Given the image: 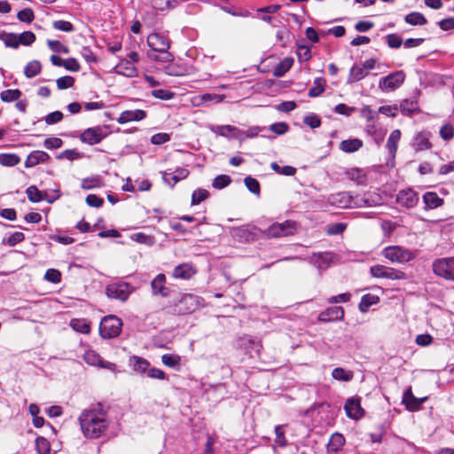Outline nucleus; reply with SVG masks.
Wrapping results in <instances>:
<instances>
[{
    "instance_id": "052dcab7",
    "label": "nucleus",
    "mask_w": 454,
    "mask_h": 454,
    "mask_svg": "<svg viewBox=\"0 0 454 454\" xmlns=\"http://www.w3.org/2000/svg\"><path fill=\"white\" fill-rule=\"evenodd\" d=\"M276 434V443L280 447H285L287 444L286 439L285 437V431L283 426L279 425L275 427Z\"/></svg>"
},
{
    "instance_id": "7ed1b4c3",
    "label": "nucleus",
    "mask_w": 454,
    "mask_h": 454,
    "mask_svg": "<svg viewBox=\"0 0 454 454\" xmlns=\"http://www.w3.org/2000/svg\"><path fill=\"white\" fill-rule=\"evenodd\" d=\"M135 291V288L127 282H114L106 286V294L111 299L120 301H126L129 295Z\"/></svg>"
},
{
    "instance_id": "f3484780",
    "label": "nucleus",
    "mask_w": 454,
    "mask_h": 454,
    "mask_svg": "<svg viewBox=\"0 0 454 454\" xmlns=\"http://www.w3.org/2000/svg\"><path fill=\"white\" fill-rule=\"evenodd\" d=\"M197 272V270L191 263H181L175 267L172 276L175 278L188 280L191 279Z\"/></svg>"
},
{
    "instance_id": "bb28decb",
    "label": "nucleus",
    "mask_w": 454,
    "mask_h": 454,
    "mask_svg": "<svg viewBox=\"0 0 454 454\" xmlns=\"http://www.w3.org/2000/svg\"><path fill=\"white\" fill-rule=\"evenodd\" d=\"M363 146V141L359 138L343 140L340 144V149L345 153H355Z\"/></svg>"
},
{
    "instance_id": "cd10ccee",
    "label": "nucleus",
    "mask_w": 454,
    "mask_h": 454,
    "mask_svg": "<svg viewBox=\"0 0 454 454\" xmlns=\"http://www.w3.org/2000/svg\"><path fill=\"white\" fill-rule=\"evenodd\" d=\"M401 139V131L399 129H395L391 132L387 142V147L388 150L389 154L392 157L395 156L396 151H397V145Z\"/></svg>"
},
{
    "instance_id": "1a4fd4ad",
    "label": "nucleus",
    "mask_w": 454,
    "mask_h": 454,
    "mask_svg": "<svg viewBox=\"0 0 454 454\" xmlns=\"http://www.w3.org/2000/svg\"><path fill=\"white\" fill-rule=\"evenodd\" d=\"M108 135L106 129L102 126L88 128L80 135V140L90 145L99 144Z\"/></svg>"
},
{
    "instance_id": "bf43d9fd",
    "label": "nucleus",
    "mask_w": 454,
    "mask_h": 454,
    "mask_svg": "<svg viewBox=\"0 0 454 454\" xmlns=\"http://www.w3.org/2000/svg\"><path fill=\"white\" fill-rule=\"evenodd\" d=\"M245 184L247 188L254 194H259L260 192V184L259 182L251 176H247L245 178Z\"/></svg>"
},
{
    "instance_id": "2f4dec72",
    "label": "nucleus",
    "mask_w": 454,
    "mask_h": 454,
    "mask_svg": "<svg viewBox=\"0 0 454 454\" xmlns=\"http://www.w3.org/2000/svg\"><path fill=\"white\" fill-rule=\"evenodd\" d=\"M129 365L134 371L144 372L148 369L149 363L145 358L134 356L129 359Z\"/></svg>"
},
{
    "instance_id": "ea45409f",
    "label": "nucleus",
    "mask_w": 454,
    "mask_h": 454,
    "mask_svg": "<svg viewBox=\"0 0 454 454\" xmlns=\"http://www.w3.org/2000/svg\"><path fill=\"white\" fill-rule=\"evenodd\" d=\"M70 325L74 331L81 333H89L90 331V325L84 319H72Z\"/></svg>"
},
{
    "instance_id": "69168bd1",
    "label": "nucleus",
    "mask_w": 454,
    "mask_h": 454,
    "mask_svg": "<svg viewBox=\"0 0 454 454\" xmlns=\"http://www.w3.org/2000/svg\"><path fill=\"white\" fill-rule=\"evenodd\" d=\"M415 145H416L417 150H419V151L431 148V143L423 135H418L416 137V138H415Z\"/></svg>"
},
{
    "instance_id": "2eb2a0df",
    "label": "nucleus",
    "mask_w": 454,
    "mask_h": 454,
    "mask_svg": "<svg viewBox=\"0 0 454 454\" xmlns=\"http://www.w3.org/2000/svg\"><path fill=\"white\" fill-rule=\"evenodd\" d=\"M331 204L340 207H356V198H353L348 192H343L332 195L329 199Z\"/></svg>"
},
{
    "instance_id": "72a5a7b5",
    "label": "nucleus",
    "mask_w": 454,
    "mask_h": 454,
    "mask_svg": "<svg viewBox=\"0 0 454 454\" xmlns=\"http://www.w3.org/2000/svg\"><path fill=\"white\" fill-rule=\"evenodd\" d=\"M41 63L38 60H33L27 64L24 73L27 78H33L41 72Z\"/></svg>"
},
{
    "instance_id": "9d476101",
    "label": "nucleus",
    "mask_w": 454,
    "mask_h": 454,
    "mask_svg": "<svg viewBox=\"0 0 454 454\" xmlns=\"http://www.w3.org/2000/svg\"><path fill=\"white\" fill-rule=\"evenodd\" d=\"M202 299L200 296L192 294H184L181 295L178 303V313L188 314L200 307Z\"/></svg>"
},
{
    "instance_id": "f257e3e1",
    "label": "nucleus",
    "mask_w": 454,
    "mask_h": 454,
    "mask_svg": "<svg viewBox=\"0 0 454 454\" xmlns=\"http://www.w3.org/2000/svg\"><path fill=\"white\" fill-rule=\"evenodd\" d=\"M78 420L83 435L89 439L99 438L110 425L106 412L99 407L82 411Z\"/></svg>"
},
{
    "instance_id": "6e6d98bb",
    "label": "nucleus",
    "mask_w": 454,
    "mask_h": 454,
    "mask_svg": "<svg viewBox=\"0 0 454 454\" xmlns=\"http://www.w3.org/2000/svg\"><path fill=\"white\" fill-rule=\"evenodd\" d=\"M20 21L30 23L33 21L35 15L34 12L30 8H26L18 12L17 15Z\"/></svg>"
},
{
    "instance_id": "603ef678",
    "label": "nucleus",
    "mask_w": 454,
    "mask_h": 454,
    "mask_svg": "<svg viewBox=\"0 0 454 454\" xmlns=\"http://www.w3.org/2000/svg\"><path fill=\"white\" fill-rule=\"evenodd\" d=\"M440 136L445 141L450 140L454 137V127L450 123L442 125L440 129Z\"/></svg>"
},
{
    "instance_id": "473e14b6",
    "label": "nucleus",
    "mask_w": 454,
    "mask_h": 454,
    "mask_svg": "<svg viewBox=\"0 0 454 454\" xmlns=\"http://www.w3.org/2000/svg\"><path fill=\"white\" fill-rule=\"evenodd\" d=\"M20 161V156L15 153H0V164L2 166L13 167Z\"/></svg>"
},
{
    "instance_id": "3c124183",
    "label": "nucleus",
    "mask_w": 454,
    "mask_h": 454,
    "mask_svg": "<svg viewBox=\"0 0 454 454\" xmlns=\"http://www.w3.org/2000/svg\"><path fill=\"white\" fill-rule=\"evenodd\" d=\"M52 27H53V28L59 30V31H63V32L70 33V32L74 31V25L71 22L67 21V20H55L52 23Z\"/></svg>"
},
{
    "instance_id": "f8f14e48",
    "label": "nucleus",
    "mask_w": 454,
    "mask_h": 454,
    "mask_svg": "<svg viewBox=\"0 0 454 454\" xmlns=\"http://www.w3.org/2000/svg\"><path fill=\"white\" fill-rule=\"evenodd\" d=\"M148 46L156 52L166 51L170 47L169 40L163 35L153 33L147 37Z\"/></svg>"
},
{
    "instance_id": "774afa93",
    "label": "nucleus",
    "mask_w": 454,
    "mask_h": 454,
    "mask_svg": "<svg viewBox=\"0 0 454 454\" xmlns=\"http://www.w3.org/2000/svg\"><path fill=\"white\" fill-rule=\"evenodd\" d=\"M63 145V141L59 137H49L46 138L43 142V145L47 149H58L60 148Z\"/></svg>"
},
{
    "instance_id": "4c0bfd02",
    "label": "nucleus",
    "mask_w": 454,
    "mask_h": 454,
    "mask_svg": "<svg viewBox=\"0 0 454 454\" xmlns=\"http://www.w3.org/2000/svg\"><path fill=\"white\" fill-rule=\"evenodd\" d=\"M101 178L98 176L92 177H87L82 179V188L83 190H91L94 188H98L102 186Z\"/></svg>"
},
{
    "instance_id": "a19ab883",
    "label": "nucleus",
    "mask_w": 454,
    "mask_h": 454,
    "mask_svg": "<svg viewBox=\"0 0 454 454\" xmlns=\"http://www.w3.org/2000/svg\"><path fill=\"white\" fill-rule=\"evenodd\" d=\"M332 376L337 380L349 381L353 377V373L352 372L346 371L341 367H337L333 369Z\"/></svg>"
},
{
    "instance_id": "9b49d317",
    "label": "nucleus",
    "mask_w": 454,
    "mask_h": 454,
    "mask_svg": "<svg viewBox=\"0 0 454 454\" xmlns=\"http://www.w3.org/2000/svg\"><path fill=\"white\" fill-rule=\"evenodd\" d=\"M83 359L88 364L92 366H98L101 368L110 370L112 372H115L117 370V366L115 364L104 361L96 351L91 349H89L84 353Z\"/></svg>"
},
{
    "instance_id": "dca6fc26",
    "label": "nucleus",
    "mask_w": 454,
    "mask_h": 454,
    "mask_svg": "<svg viewBox=\"0 0 454 454\" xmlns=\"http://www.w3.org/2000/svg\"><path fill=\"white\" fill-rule=\"evenodd\" d=\"M152 294L168 297L170 289L166 286V276L162 273L158 274L151 282Z\"/></svg>"
},
{
    "instance_id": "aec40b11",
    "label": "nucleus",
    "mask_w": 454,
    "mask_h": 454,
    "mask_svg": "<svg viewBox=\"0 0 454 454\" xmlns=\"http://www.w3.org/2000/svg\"><path fill=\"white\" fill-rule=\"evenodd\" d=\"M146 117V113L141 109L127 110L123 111L117 119V121L121 124L129 121H138L144 120Z\"/></svg>"
},
{
    "instance_id": "c85d7f7f",
    "label": "nucleus",
    "mask_w": 454,
    "mask_h": 454,
    "mask_svg": "<svg viewBox=\"0 0 454 454\" xmlns=\"http://www.w3.org/2000/svg\"><path fill=\"white\" fill-rule=\"evenodd\" d=\"M293 58L286 57L281 60L274 68L273 75L276 77H282L293 66Z\"/></svg>"
},
{
    "instance_id": "393cba45",
    "label": "nucleus",
    "mask_w": 454,
    "mask_h": 454,
    "mask_svg": "<svg viewBox=\"0 0 454 454\" xmlns=\"http://www.w3.org/2000/svg\"><path fill=\"white\" fill-rule=\"evenodd\" d=\"M426 209H434L442 205L443 200L436 192H427L423 195Z\"/></svg>"
},
{
    "instance_id": "6e6552de",
    "label": "nucleus",
    "mask_w": 454,
    "mask_h": 454,
    "mask_svg": "<svg viewBox=\"0 0 454 454\" xmlns=\"http://www.w3.org/2000/svg\"><path fill=\"white\" fill-rule=\"evenodd\" d=\"M433 270L437 276L454 281V257L435 261L433 264Z\"/></svg>"
},
{
    "instance_id": "a18cd8bd",
    "label": "nucleus",
    "mask_w": 454,
    "mask_h": 454,
    "mask_svg": "<svg viewBox=\"0 0 454 454\" xmlns=\"http://www.w3.org/2000/svg\"><path fill=\"white\" fill-rule=\"evenodd\" d=\"M47 45L54 52L64 53V54H67L69 52L68 47H67L61 42H59L58 40H48Z\"/></svg>"
},
{
    "instance_id": "a878e982",
    "label": "nucleus",
    "mask_w": 454,
    "mask_h": 454,
    "mask_svg": "<svg viewBox=\"0 0 454 454\" xmlns=\"http://www.w3.org/2000/svg\"><path fill=\"white\" fill-rule=\"evenodd\" d=\"M345 438L341 434L334 433L332 434L327 444L328 453H337L344 445Z\"/></svg>"
},
{
    "instance_id": "680f3d73",
    "label": "nucleus",
    "mask_w": 454,
    "mask_h": 454,
    "mask_svg": "<svg viewBox=\"0 0 454 454\" xmlns=\"http://www.w3.org/2000/svg\"><path fill=\"white\" fill-rule=\"evenodd\" d=\"M303 122L306 125H308L309 127H310L311 129L318 128L321 125L320 118L315 114H310L309 115H306L303 118Z\"/></svg>"
},
{
    "instance_id": "e2e57ef3",
    "label": "nucleus",
    "mask_w": 454,
    "mask_h": 454,
    "mask_svg": "<svg viewBox=\"0 0 454 454\" xmlns=\"http://www.w3.org/2000/svg\"><path fill=\"white\" fill-rule=\"evenodd\" d=\"M44 278L51 283L57 284L61 280V273L58 270L49 269L45 273Z\"/></svg>"
},
{
    "instance_id": "864d4df0",
    "label": "nucleus",
    "mask_w": 454,
    "mask_h": 454,
    "mask_svg": "<svg viewBox=\"0 0 454 454\" xmlns=\"http://www.w3.org/2000/svg\"><path fill=\"white\" fill-rule=\"evenodd\" d=\"M386 39L387 45L392 49H398L403 44V39L397 34H389Z\"/></svg>"
},
{
    "instance_id": "37998d69",
    "label": "nucleus",
    "mask_w": 454,
    "mask_h": 454,
    "mask_svg": "<svg viewBox=\"0 0 454 454\" xmlns=\"http://www.w3.org/2000/svg\"><path fill=\"white\" fill-rule=\"evenodd\" d=\"M26 193L27 195L28 200L32 202H39L43 200H46L43 197V192L39 191L37 187L35 185L29 186L27 189Z\"/></svg>"
},
{
    "instance_id": "c9c22d12",
    "label": "nucleus",
    "mask_w": 454,
    "mask_h": 454,
    "mask_svg": "<svg viewBox=\"0 0 454 454\" xmlns=\"http://www.w3.org/2000/svg\"><path fill=\"white\" fill-rule=\"evenodd\" d=\"M21 96V91L18 89L5 90L0 93V98L4 102H13L18 100Z\"/></svg>"
},
{
    "instance_id": "c03bdc74",
    "label": "nucleus",
    "mask_w": 454,
    "mask_h": 454,
    "mask_svg": "<svg viewBox=\"0 0 454 454\" xmlns=\"http://www.w3.org/2000/svg\"><path fill=\"white\" fill-rule=\"evenodd\" d=\"M219 129H221L222 130L228 129L231 132V137L239 139L241 141H243L247 138L246 130L238 129L236 127H233L231 125H224V126H221Z\"/></svg>"
},
{
    "instance_id": "4468645a",
    "label": "nucleus",
    "mask_w": 454,
    "mask_h": 454,
    "mask_svg": "<svg viewBox=\"0 0 454 454\" xmlns=\"http://www.w3.org/2000/svg\"><path fill=\"white\" fill-rule=\"evenodd\" d=\"M344 410L348 418L359 419L364 416V410L361 407L360 398H348L344 405Z\"/></svg>"
},
{
    "instance_id": "f704fd0d",
    "label": "nucleus",
    "mask_w": 454,
    "mask_h": 454,
    "mask_svg": "<svg viewBox=\"0 0 454 454\" xmlns=\"http://www.w3.org/2000/svg\"><path fill=\"white\" fill-rule=\"evenodd\" d=\"M325 81L323 78H316L314 85L309 90V96L315 98L321 95L325 91Z\"/></svg>"
},
{
    "instance_id": "5701e85b",
    "label": "nucleus",
    "mask_w": 454,
    "mask_h": 454,
    "mask_svg": "<svg viewBox=\"0 0 454 454\" xmlns=\"http://www.w3.org/2000/svg\"><path fill=\"white\" fill-rule=\"evenodd\" d=\"M380 204L381 198L376 193L367 192L361 197H356V207H374Z\"/></svg>"
},
{
    "instance_id": "338daca9",
    "label": "nucleus",
    "mask_w": 454,
    "mask_h": 454,
    "mask_svg": "<svg viewBox=\"0 0 454 454\" xmlns=\"http://www.w3.org/2000/svg\"><path fill=\"white\" fill-rule=\"evenodd\" d=\"M225 98L224 95L205 93L200 96V99L203 103H221Z\"/></svg>"
},
{
    "instance_id": "5fc2aeb1",
    "label": "nucleus",
    "mask_w": 454,
    "mask_h": 454,
    "mask_svg": "<svg viewBox=\"0 0 454 454\" xmlns=\"http://www.w3.org/2000/svg\"><path fill=\"white\" fill-rule=\"evenodd\" d=\"M19 43L30 45L35 41V35L31 31H26L18 35Z\"/></svg>"
},
{
    "instance_id": "412c9836",
    "label": "nucleus",
    "mask_w": 454,
    "mask_h": 454,
    "mask_svg": "<svg viewBox=\"0 0 454 454\" xmlns=\"http://www.w3.org/2000/svg\"><path fill=\"white\" fill-rule=\"evenodd\" d=\"M50 160V155L43 151H33L25 160L26 168H32L39 163H45Z\"/></svg>"
},
{
    "instance_id": "0eeeda50",
    "label": "nucleus",
    "mask_w": 454,
    "mask_h": 454,
    "mask_svg": "<svg viewBox=\"0 0 454 454\" xmlns=\"http://www.w3.org/2000/svg\"><path fill=\"white\" fill-rule=\"evenodd\" d=\"M370 272L373 278H387L392 280L406 278V274L403 271L380 264L372 266L370 268Z\"/></svg>"
},
{
    "instance_id": "39448f33",
    "label": "nucleus",
    "mask_w": 454,
    "mask_h": 454,
    "mask_svg": "<svg viewBox=\"0 0 454 454\" xmlns=\"http://www.w3.org/2000/svg\"><path fill=\"white\" fill-rule=\"evenodd\" d=\"M382 254L390 262L398 263L408 262L414 258L412 252L397 246L384 248Z\"/></svg>"
},
{
    "instance_id": "b1692460",
    "label": "nucleus",
    "mask_w": 454,
    "mask_h": 454,
    "mask_svg": "<svg viewBox=\"0 0 454 454\" xmlns=\"http://www.w3.org/2000/svg\"><path fill=\"white\" fill-rule=\"evenodd\" d=\"M114 69L117 74L127 77H135L137 74L136 67L128 60L121 61Z\"/></svg>"
},
{
    "instance_id": "8fccbe9b",
    "label": "nucleus",
    "mask_w": 454,
    "mask_h": 454,
    "mask_svg": "<svg viewBox=\"0 0 454 454\" xmlns=\"http://www.w3.org/2000/svg\"><path fill=\"white\" fill-rule=\"evenodd\" d=\"M1 39L4 41L6 47L16 49L20 46L19 37L15 34H4L1 36Z\"/></svg>"
},
{
    "instance_id": "e433bc0d",
    "label": "nucleus",
    "mask_w": 454,
    "mask_h": 454,
    "mask_svg": "<svg viewBox=\"0 0 454 454\" xmlns=\"http://www.w3.org/2000/svg\"><path fill=\"white\" fill-rule=\"evenodd\" d=\"M404 20L407 23L413 26L424 25L427 23V19L425 16L422 13L417 12L407 14Z\"/></svg>"
},
{
    "instance_id": "7c9ffc66",
    "label": "nucleus",
    "mask_w": 454,
    "mask_h": 454,
    "mask_svg": "<svg viewBox=\"0 0 454 454\" xmlns=\"http://www.w3.org/2000/svg\"><path fill=\"white\" fill-rule=\"evenodd\" d=\"M367 74L368 73L364 70L363 66H354L349 71L348 82L350 83L356 82L367 76Z\"/></svg>"
},
{
    "instance_id": "a211bd4d",
    "label": "nucleus",
    "mask_w": 454,
    "mask_h": 454,
    "mask_svg": "<svg viewBox=\"0 0 454 454\" xmlns=\"http://www.w3.org/2000/svg\"><path fill=\"white\" fill-rule=\"evenodd\" d=\"M427 400V397L417 398L413 395L411 388L404 391L403 395V403L405 404L406 409L410 411H415L420 409L422 403Z\"/></svg>"
},
{
    "instance_id": "13d9d810",
    "label": "nucleus",
    "mask_w": 454,
    "mask_h": 454,
    "mask_svg": "<svg viewBox=\"0 0 454 454\" xmlns=\"http://www.w3.org/2000/svg\"><path fill=\"white\" fill-rule=\"evenodd\" d=\"M152 95L154 98H159V99L169 100L174 98L175 93L170 90H168L159 89V90H153L152 91Z\"/></svg>"
},
{
    "instance_id": "20e7f679",
    "label": "nucleus",
    "mask_w": 454,
    "mask_h": 454,
    "mask_svg": "<svg viewBox=\"0 0 454 454\" xmlns=\"http://www.w3.org/2000/svg\"><path fill=\"white\" fill-rule=\"evenodd\" d=\"M122 322L115 316L105 317L99 325V333L102 338L112 339L117 337L121 331Z\"/></svg>"
},
{
    "instance_id": "58836bf2",
    "label": "nucleus",
    "mask_w": 454,
    "mask_h": 454,
    "mask_svg": "<svg viewBox=\"0 0 454 454\" xmlns=\"http://www.w3.org/2000/svg\"><path fill=\"white\" fill-rule=\"evenodd\" d=\"M209 196V192L206 189L198 188L192 195L191 204L192 206L199 205L200 202L207 200Z\"/></svg>"
},
{
    "instance_id": "ddd939ff",
    "label": "nucleus",
    "mask_w": 454,
    "mask_h": 454,
    "mask_svg": "<svg viewBox=\"0 0 454 454\" xmlns=\"http://www.w3.org/2000/svg\"><path fill=\"white\" fill-rule=\"evenodd\" d=\"M396 201L399 205L411 208L419 202V196L412 189L402 190L398 192Z\"/></svg>"
},
{
    "instance_id": "09e8293b",
    "label": "nucleus",
    "mask_w": 454,
    "mask_h": 454,
    "mask_svg": "<svg viewBox=\"0 0 454 454\" xmlns=\"http://www.w3.org/2000/svg\"><path fill=\"white\" fill-rule=\"evenodd\" d=\"M161 361L170 368H176L180 364V357L176 355L165 354L161 356Z\"/></svg>"
},
{
    "instance_id": "4be33fe9",
    "label": "nucleus",
    "mask_w": 454,
    "mask_h": 454,
    "mask_svg": "<svg viewBox=\"0 0 454 454\" xmlns=\"http://www.w3.org/2000/svg\"><path fill=\"white\" fill-rule=\"evenodd\" d=\"M189 175V170L184 168H179L175 170L173 174L164 172L162 178L164 183L170 184L172 187L180 180L186 178Z\"/></svg>"
},
{
    "instance_id": "f03ea898",
    "label": "nucleus",
    "mask_w": 454,
    "mask_h": 454,
    "mask_svg": "<svg viewBox=\"0 0 454 454\" xmlns=\"http://www.w3.org/2000/svg\"><path fill=\"white\" fill-rule=\"evenodd\" d=\"M298 223L293 220H286L283 223H275L264 231L268 238H281L294 235L297 231Z\"/></svg>"
},
{
    "instance_id": "de8ad7c7",
    "label": "nucleus",
    "mask_w": 454,
    "mask_h": 454,
    "mask_svg": "<svg viewBox=\"0 0 454 454\" xmlns=\"http://www.w3.org/2000/svg\"><path fill=\"white\" fill-rule=\"evenodd\" d=\"M151 5L153 9L159 11H166L168 9L175 8V4H173L170 0H150Z\"/></svg>"
},
{
    "instance_id": "6ab92c4d",
    "label": "nucleus",
    "mask_w": 454,
    "mask_h": 454,
    "mask_svg": "<svg viewBox=\"0 0 454 454\" xmlns=\"http://www.w3.org/2000/svg\"><path fill=\"white\" fill-rule=\"evenodd\" d=\"M344 317V309L340 306L328 308L322 311L318 316V320L321 322H330L335 320H341Z\"/></svg>"
},
{
    "instance_id": "79ce46f5",
    "label": "nucleus",
    "mask_w": 454,
    "mask_h": 454,
    "mask_svg": "<svg viewBox=\"0 0 454 454\" xmlns=\"http://www.w3.org/2000/svg\"><path fill=\"white\" fill-rule=\"evenodd\" d=\"M35 448L38 454H49L51 450L49 441L42 436L36 438Z\"/></svg>"
},
{
    "instance_id": "0e129e2a",
    "label": "nucleus",
    "mask_w": 454,
    "mask_h": 454,
    "mask_svg": "<svg viewBox=\"0 0 454 454\" xmlns=\"http://www.w3.org/2000/svg\"><path fill=\"white\" fill-rule=\"evenodd\" d=\"M80 157H81V153L79 152H77L74 149H68V150H65L62 153H60L57 156V159H59V160L67 159L69 160H74L79 159Z\"/></svg>"
},
{
    "instance_id": "4d7b16f0",
    "label": "nucleus",
    "mask_w": 454,
    "mask_h": 454,
    "mask_svg": "<svg viewBox=\"0 0 454 454\" xmlns=\"http://www.w3.org/2000/svg\"><path fill=\"white\" fill-rule=\"evenodd\" d=\"M74 79L72 76L67 75L57 79L56 83L59 90H66L74 85Z\"/></svg>"
},
{
    "instance_id": "c756f323",
    "label": "nucleus",
    "mask_w": 454,
    "mask_h": 454,
    "mask_svg": "<svg viewBox=\"0 0 454 454\" xmlns=\"http://www.w3.org/2000/svg\"><path fill=\"white\" fill-rule=\"evenodd\" d=\"M380 301L379 296L372 294H366L363 295L361 301L359 303V309L362 312H367L372 305H374L378 303Z\"/></svg>"
},
{
    "instance_id": "49530a36",
    "label": "nucleus",
    "mask_w": 454,
    "mask_h": 454,
    "mask_svg": "<svg viewBox=\"0 0 454 454\" xmlns=\"http://www.w3.org/2000/svg\"><path fill=\"white\" fill-rule=\"evenodd\" d=\"M231 179L227 175H219L217 176L212 183V186L215 189H223L228 186L231 183Z\"/></svg>"
},
{
    "instance_id": "423d86ee",
    "label": "nucleus",
    "mask_w": 454,
    "mask_h": 454,
    "mask_svg": "<svg viewBox=\"0 0 454 454\" xmlns=\"http://www.w3.org/2000/svg\"><path fill=\"white\" fill-rule=\"evenodd\" d=\"M404 79L405 74L403 71H395L380 79L379 88L383 92L394 91L403 83Z\"/></svg>"
}]
</instances>
